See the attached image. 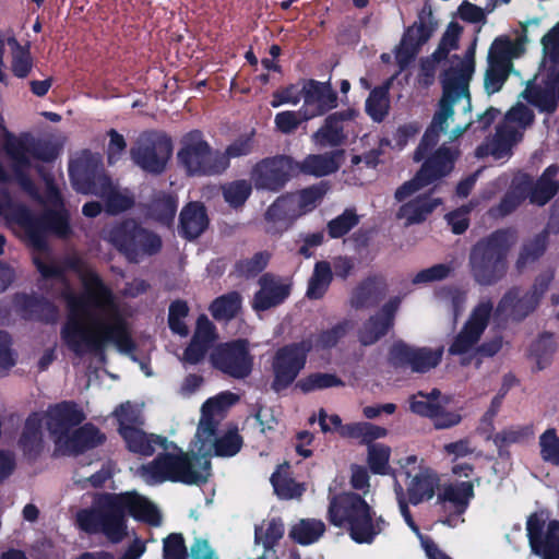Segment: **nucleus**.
I'll return each mask as SVG.
<instances>
[{"mask_svg": "<svg viewBox=\"0 0 559 559\" xmlns=\"http://www.w3.org/2000/svg\"><path fill=\"white\" fill-rule=\"evenodd\" d=\"M79 273L83 293L69 287L62 293L68 310L62 341L78 355L100 354L109 343L128 350L131 341L116 296L93 270L80 267Z\"/></svg>", "mask_w": 559, "mask_h": 559, "instance_id": "obj_1", "label": "nucleus"}, {"mask_svg": "<svg viewBox=\"0 0 559 559\" xmlns=\"http://www.w3.org/2000/svg\"><path fill=\"white\" fill-rule=\"evenodd\" d=\"M474 72V48H469L463 57L454 56L450 59L441 78L443 96L431 126L415 153L416 160H420L425 151L436 144L440 132L449 131L450 138L456 139L471 124L469 119L461 120V117H465L471 109L468 85Z\"/></svg>", "mask_w": 559, "mask_h": 559, "instance_id": "obj_2", "label": "nucleus"}, {"mask_svg": "<svg viewBox=\"0 0 559 559\" xmlns=\"http://www.w3.org/2000/svg\"><path fill=\"white\" fill-rule=\"evenodd\" d=\"M241 447L242 438L237 429H228L218 437H215V432H213V447L209 451H202L200 447H197L194 438L189 452L177 451L160 454L153 462L136 468L135 475L148 485L166 480L200 484L206 481L210 476L209 456L212 454L233 456L240 451Z\"/></svg>", "mask_w": 559, "mask_h": 559, "instance_id": "obj_3", "label": "nucleus"}, {"mask_svg": "<svg viewBox=\"0 0 559 559\" xmlns=\"http://www.w3.org/2000/svg\"><path fill=\"white\" fill-rule=\"evenodd\" d=\"M151 525L160 524L157 508L136 492L103 493L94 499L91 509L78 513V523L88 533H103L111 542H120L127 533V515Z\"/></svg>", "mask_w": 559, "mask_h": 559, "instance_id": "obj_4", "label": "nucleus"}, {"mask_svg": "<svg viewBox=\"0 0 559 559\" xmlns=\"http://www.w3.org/2000/svg\"><path fill=\"white\" fill-rule=\"evenodd\" d=\"M456 156V151L440 147L411 180L396 189L394 198L401 203L397 219L407 226L418 224L441 204L440 199L428 194L429 187L452 170Z\"/></svg>", "mask_w": 559, "mask_h": 559, "instance_id": "obj_5", "label": "nucleus"}, {"mask_svg": "<svg viewBox=\"0 0 559 559\" xmlns=\"http://www.w3.org/2000/svg\"><path fill=\"white\" fill-rule=\"evenodd\" d=\"M5 151L11 168L10 173L0 167V182L15 180L23 189L32 192L28 176L33 169L35 153L26 143L16 138H9ZM0 216L15 233H23L28 238H34L38 228V222L22 206L13 203L7 194H0Z\"/></svg>", "mask_w": 559, "mask_h": 559, "instance_id": "obj_6", "label": "nucleus"}, {"mask_svg": "<svg viewBox=\"0 0 559 559\" xmlns=\"http://www.w3.org/2000/svg\"><path fill=\"white\" fill-rule=\"evenodd\" d=\"M328 519L331 524L345 528L358 544H371L388 526L383 516L378 515L365 499L354 492L333 496Z\"/></svg>", "mask_w": 559, "mask_h": 559, "instance_id": "obj_7", "label": "nucleus"}, {"mask_svg": "<svg viewBox=\"0 0 559 559\" xmlns=\"http://www.w3.org/2000/svg\"><path fill=\"white\" fill-rule=\"evenodd\" d=\"M45 417L56 447L64 453H78L105 441V435L91 424L73 429L85 419V414L76 404H57L47 411Z\"/></svg>", "mask_w": 559, "mask_h": 559, "instance_id": "obj_8", "label": "nucleus"}, {"mask_svg": "<svg viewBox=\"0 0 559 559\" xmlns=\"http://www.w3.org/2000/svg\"><path fill=\"white\" fill-rule=\"evenodd\" d=\"M514 242L513 233L501 230L475 246L471 254V265L478 283L491 284L504 274L506 255Z\"/></svg>", "mask_w": 559, "mask_h": 559, "instance_id": "obj_9", "label": "nucleus"}, {"mask_svg": "<svg viewBox=\"0 0 559 559\" xmlns=\"http://www.w3.org/2000/svg\"><path fill=\"white\" fill-rule=\"evenodd\" d=\"M533 118L532 110L522 104H516L498 126L492 139L478 147L477 155H490L495 159L509 157L512 147L521 140L523 130L533 122Z\"/></svg>", "mask_w": 559, "mask_h": 559, "instance_id": "obj_10", "label": "nucleus"}, {"mask_svg": "<svg viewBox=\"0 0 559 559\" xmlns=\"http://www.w3.org/2000/svg\"><path fill=\"white\" fill-rule=\"evenodd\" d=\"M178 159L189 174L216 175L227 168L226 156L212 151L198 131L182 138Z\"/></svg>", "mask_w": 559, "mask_h": 559, "instance_id": "obj_11", "label": "nucleus"}, {"mask_svg": "<svg viewBox=\"0 0 559 559\" xmlns=\"http://www.w3.org/2000/svg\"><path fill=\"white\" fill-rule=\"evenodd\" d=\"M523 51L524 43L520 38L515 40L507 37L495 39L488 52V64L484 73V90L488 95L502 88L509 76L512 59L520 57Z\"/></svg>", "mask_w": 559, "mask_h": 559, "instance_id": "obj_12", "label": "nucleus"}, {"mask_svg": "<svg viewBox=\"0 0 559 559\" xmlns=\"http://www.w3.org/2000/svg\"><path fill=\"white\" fill-rule=\"evenodd\" d=\"M105 238L133 261L141 255L155 253L162 247V240L156 234L141 228L134 221L111 227Z\"/></svg>", "mask_w": 559, "mask_h": 559, "instance_id": "obj_13", "label": "nucleus"}, {"mask_svg": "<svg viewBox=\"0 0 559 559\" xmlns=\"http://www.w3.org/2000/svg\"><path fill=\"white\" fill-rule=\"evenodd\" d=\"M544 51H546L544 49ZM559 57L552 59L545 52L543 69L535 75L533 81L527 85L523 93L532 105L542 111H554L556 109L557 99L559 100V71L556 69Z\"/></svg>", "mask_w": 559, "mask_h": 559, "instance_id": "obj_14", "label": "nucleus"}, {"mask_svg": "<svg viewBox=\"0 0 559 559\" xmlns=\"http://www.w3.org/2000/svg\"><path fill=\"white\" fill-rule=\"evenodd\" d=\"M173 153V144L162 133H143L131 148L134 163L150 173H162Z\"/></svg>", "mask_w": 559, "mask_h": 559, "instance_id": "obj_15", "label": "nucleus"}, {"mask_svg": "<svg viewBox=\"0 0 559 559\" xmlns=\"http://www.w3.org/2000/svg\"><path fill=\"white\" fill-rule=\"evenodd\" d=\"M213 367L235 379L247 378L252 370L253 357L245 340L219 344L210 354Z\"/></svg>", "mask_w": 559, "mask_h": 559, "instance_id": "obj_16", "label": "nucleus"}, {"mask_svg": "<svg viewBox=\"0 0 559 559\" xmlns=\"http://www.w3.org/2000/svg\"><path fill=\"white\" fill-rule=\"evenodd\" d=\"M312 348L310 341L286 345L280 348L273 358L274 381L273 388L282 390L287 388L305 367L307 354Z\"/></svg>", "mask_w": 559, "mask_h": 559, "instance_id": "obj_17", "label": "nucleus"}, {"mask_svg": "<svg viewBox=\"0 0 559 559\" xmlns=\"http://www.w3.org/2000/svg\"><path fill=\"white\" fill-rule=\"evenodd\" d=\"M299 174V163L288 156H275L259 162L251 171L257 189L280 190L290 177Z\"/></svg>", "mask_w": 559, "mask_h": 559, "instance_id": "obj_18", "label": "nucleus"}, {"mask_svg": "<svg viewBox=\"0 0 559 559\" xmlns=\"http://www.w3.org/2000/svg\"><path fill=\"white\" fill-rule=\"evenodd\" d=\"M526 530L533 554L543 559H559V521L535 513L528 518Z\"/></svg>", "mask_w": 559, "mask_h": 559, "instance_id": "obj_19", "label": "nucleus"}, {"mask_svg": "<svg viewBox=\"0 0 559 559\" xmlns=\"http://www.w3.org/2000/svg\"><path fill=\"white\" fill-rule=\"evenodd\" d=\"M401 475L411 478L407 485L408 499L413 504H418L433 497L440 479L431 468L424 466L423 461L416 455H409L401 461Z\"/></svg>", "mask_w": 559, "mask_h": 559, "instance_id": "obj_20", "label": "nucleus"}, {"mask_svg": "<svg viewBox=\"0 0 559 559\" xmlns=\"http://www.w3.org/2000/svg\"><path fill=\"white\" fill-rule=\"evenodd\" d=\"M238 402V396L231 392H222L209 399L202 406L201 418L195 432V444L202 451H209L213 447V432L222 419L224 413Z\"/></svg>", "mask_w": 559, "mask_h": 559, "instance_id": "obj_21", "label": "nucleus"}, {"mask_svg": "<svg viewBox=\"0 0 559 559\" xmlns=\"http://www.w3.org/2000/svg\"><path fill=\"white\" fill-rule=\"evenodd\" d=\"M474 497L473 481H457L444 485L437 498V503L444 513L443 523L456 526L463 520L460 516L466 511Z\"/></svg>", "mask_w": 559, "mask_h": 559, "instance_id": "obj_22", "label": "nucleus"}, {"mask_svg": "<svg viewBox=\"0 0 559 559\" xmlns=\"http://www.w3.org/2000/svg\"><path fill=\"white\" fill-rule=\"evenodd\" d=\"M301 93L304 104L300 115L304 120L322 116L337 106V95L329 82L305 81Z\"/></svg>", "mask_w": 559, "mask_h": 559, "instance_id": "obj_23", "label": "nucleus"}, {"mask_svg": "<svg viewBox=\"0 0 559 559\" xmlns=\"http://www.w3.org/2000/svg\"><path fill=\"white\" fill-rule=\"evenodd\" d=\"M492 311L489 300H481L472 311L462 332L456 336L450 347V353L464 355L472 352L484 333Z\"/></svg>", "mask_w": 559, "mask_h": 559, "instance_id": "obj_24", "label": "nucleus"}, {"mask_svg": "<svg viewBox=\"0 0 559 559\" xmlns=\"http://www.w3.org/2000/svg\"><path fill=\"white\" fill-rule=\"evenodd\" d=\"M443 348H414L404 343H396L391 348L394 364L411 368L416 372H426L436 367L442 357Z\"/></svg>", "mask_w": 559, "mask_h": 559, "instance_id": "obj_25", "label": "nucleus"}, {"mask_svg": "<svg viewBox=\"0 0 559 559\" xmlns=\"http://www.w3.org/2000/svg\"><path fill=\"white\" fill-rule=\"evenodd\" d=\"M554 280L552 271L542 274L535 283L534 294L521 295L520 290L512 289L502 298L499 304L498 310L509 313L515 318H522L534 309L537 304L538 297L543 295L551 281Z\"/></svg>", "mask_w": 559, "mask_h": 559, "instance_id": "obj_26", "label": "nucleus"}, {"mask_svg": "<svg viewBox=\"0 0 559 559\" xmlns=\"http://www.w3.org/2000/svg\"><path fill=\"white\" fill-rule=\"evenodd\" d=\"M355 109H346L328 116L323 126L313 133L312 139L319 146H337L342 144L357 117Z\"/></svg>", "mask_w": 559, "mask_h": 559, "instance_id": "obj_27", "label": "nucleus"}, {"mask_svg": "<svg viewBox=\"0 0 559 559\" xmlns=\"http://www.w3.org/2000/svg\"><path fill=\"white\" fill-rule=\"evenodd\" d=\"M138 420L139 413L136 409L133 411L132 418L122 417L121 419V436L130 451L148 456L155 452L156 447L167 449L165 439L155 435H146L139 427H135Z\"/></svg>", "mask_w": 559, "mask_h": 559, "instance_id": "obj_28", "label": "nucleus"}, {"mask_svg": "<svg viewBox=\"0 0 559 559\" xmlns=\"http://www.w3.org/2000/svg\"><path fill=\"white\" fill-rule=\"evenodd\" d=\"M78 191L83 193H93L105 200L107 211L119 213L128 210L133 204V198L127 190H120L106 177L97 178L91 188L84 189L75 183Z\"/></svg>", "mask_w": 559, "mask_h": 559, "instance_id": "obj_29", "label": "nucleus"}, {"mask_svg": "<svg viewBox=\"0 0 559 559\" xmlns=\"http://www.w3.org/2000/svg\"><path fill=\"white\" fill-rule=\"evenodd\" d=\"M260 290L255 294L252 307L257 311L267 310L282 304L289 295V286L281 278L264 274L260 281Z\"/></svg>", "mask_w": 559, "mask_h": 559, "instance_id": "obj_30", "label": "nucleus"}, {"mask_svg": "<svg viewBox=\"0 0 559 559\" xmlns=\"http://www.w3.org/2000/svg\"><path fill=\"white\" fill-rule=\"evenodd\" d=\"M400 305L399 299L390 300L382 310L364 324L359 332V341L364 345L376 343L393 324V317Z\"/></svg>", "mask_w": 559, "mask_h": 559, "instance_id": "obj_31", "label": "nucleus"}, {"mask_svg": "<svg viewBox=\"0 0 559 559\" xmlns=\"http://www.w3.org/2000/svg\"><path fill=\"white\" fill-rule=\"evenodd\" d=\"M43 415H31L19 439V449L28 460H35L44 450L45 442L41 432Z\"/></svg>", "mask_w": 559, "mask_h": 559, "instance_id": "obj_32", "label": "nucleus"}, {"mask_svg": "<svg viewBox=\"0 0 559 559\" xmlns=\"http://www.w3.org/2000/svg\"><path fill=\"white\" fill-rule=\"evenodd\" d=\"M300 217L293 194L278 198L266 211L265 218L275 231L287 229L294 221Z\"/></svg>", "mask_w": 559, "mask_h": 559, "instance_id": "obj_33", "label": "nucleus"}, {"mask_svg": "<svg viewBox=\"0 0 559 559\" xmlns=\"http://www.w3.org/2000/svg\"><path fill=\"white\" fill-rule=\"evenodd\" d=\"M45 203L53 210V213L48 214L43 224L52 229L57 235L64 237L68 235L70 229L68 224V216L63 211H61V200L59 197L58 188L53 181L48 178H45Z\"/></svg>", "mask_w": 559, "mask_h": 559, "instance_id": "obj_34", "label": "nucleus"}, {"mask_svg": "<svg viewBox=\"0 0 559 559\" xmlns=\"http://www.w3.org/2000/svg\"><path fill=\"white\" fill-rule=\"evenodd\" d=\"M344 160L343 151H333L325 154L309 155L299 163V173L322 177L336 171Z\"/></svg>", "mask_w": 559, "mask_h": 559, "instance_id": "obj_35", "label": "nucleus"}, {"mask_svg": "<svg viewBox=\"0 0 559 559\" xmlns=\"http://www.w3.org/2000/svg\"><path fill=\"white\" fill-rule=\"evenodd\" d=\"M207 225L209 218L201 203L191 202L182 209L180 213V233L186 238L199 237Z\"/></svg>", "mask_w": 559, "mask_h": 559, "instance_id": "obj_36", "label": "nucleus"}, {"mask_svg": "<svg viewBox=\"0 0 559 559\" xmlns=\"http://www.w3.org/2000/svg\"><path fill=\"white\" fill-rule=\"evenodd\" d=\"M394 491L396 493V499L399 502L400 511H401L404 520L408 524V526L414 532H416L418 534V536L420 538L421 547L424 548L428 559H452L443 550H441L431 538L419 534V530L416 526V524L414 523V521L411 516L407 503L405 501L404 489H403L402 485L397 481V479H395Z\"/></svg>", "mask_w": 559, "mask_h": 559, "instance_id": "obj_37", "label": "nucleus"}, {"mask_svg": "<svg viewBox=\"0 0 559 559\" xmlns=\"http://www.w3.org/2000/svg\"><path fill=\"white\" fill-rule=\"evenodd\" d=\"M431 31L423 23H415L403 36L396 51V59L401 64L414 57L418 47L430 37Z\"/></svg>", "mask_w": 559, "mask_h": 559, "instance_id": "obj_38", "label": "nucleus"}, {"mask_svg": "<svg viewBox=\"0 0 559 559\" xmlns=\"http://www.w3.org/2000/svg\"><path fill=\"white\" fill-rule=\"evenodd\" d=\"M386 284L381 277H371L362 282L353 293L350 304L355 308L369 307L381 299Z\"/></svg>", "mask_w": 559, "mask_h": 559, "instance_id": "obj_39", "label": "nucleus"}, {"mask_svg": "<svg viewBox=\"0 0 559 559\" xmlns=\"http://www.w3.org/2000/svg\"><path fill=\"white\" fill-rule=\"evenodd\" d=\"M325 524L317 519H302L289 530V537L296 543L307 546L318 542L325 532Z\"/></svg>", "mask_w": 559, "mask_h": 559, "instance_id": "obj_40", "label": "nucleus"}, {"mask_svg": "<svg viewBox=\"0 0 559 559\" xmlns=\"http://www.w3.org/2000/svg\"><path fill=\"white\" fill-rule=\"evenodd\" d=\"M558 168L549 166L540 176L533 190L531 191V202L537 205L547 203L558 191L559 182L555 180Z\"/></svg>", "mask_w": 559, "mask_h": 559, "instance_id": "obj_41", "label": "nucleus"}, {"mask_svg": "<svg viewBox=\"0 0 559 559\" xmlns=\"http://www.w3.org/2000/svg\"><path fill=\"white\" fill-rule=\"evenodd\" d=\"M391 81L392 80H389L382 86L372 90L366 100V111L371 117V119L377 122L382 121L389 114V90Z\"/></svg>", "mask_w": 559, "mask_h": 559, "instance_id": "obj_42", "label": "nucleus"}, {"mask_svg": "<svg viewBox=\"0 0 559 559\" xmlns=\"http://www.w3.org/2000/svg\"><path fill=\"white\" fill-rule=\"evenodd\" d=\"M332 281L331 265L328 262H318L309 280L307 296L311 299L321 298Z\"/></svg>", "mask_w": 559, "mask_h": 559, "instance_id": "obj_43", "label": "nucleus"}, {"mask_svg": "<svg viewBox=\"0 0 559 559\" xmlns=\"http://www.w3.org/2000/svg\"><path fill=\"white\" fill-rule=\"evenodd\" d=\"M547 233L543 231L523 246L516 261L518 270L525 269L543 255L547 247Z\"/></svg>", "mask_w": 559, "mask_h": 559, "instance_id": "obj_44", "label": "nucleus"}, {"mask_svg": "<svg viewBox=\"0 0 559 559\" xmlns=\"http://www.w3.org/2000/svg\"><path fill=\"white\" fill-rule=\"evenodd\" d=\"M284 535V524L280 519L263 521L255 528V542L262 543L266 549H271Z\"/></svg>", "mask_w": 559, "mask_h": 559, "instance_id": "obj_45", "label": "nucleus"}, {"mask_svg": "<svg viewBox=\"0 0 559 559\" xmlns=\"http://www.w3.org/2000/svg\"><path fill=\"white\" fill-rule=\"evenodd\" d=\"M429 419L436 429H448L459 425L462 416L459 411L449 407L447 399H440Z\"/></svg>", "mask_w": 559, "mask_h": 559, "instance_id": "obj_46", "label": "nucleus"}, {"mask_svg": "<svg viewBox=\"0 0 559 559\" xmlns=\"http://www.w3.org/2000/svg\"><path fill=\"white\" fill-rule=\"evenodd\" d=\"M241 298L237 293H229L216 298L211 305V313L217 320H229L240 309Z\"/></svg>", "mask_w": 559, "mask_h": 559, "instance_id": "obj_47", "label": "nucleus"}, {"mask_svg": "<svg viewBox=\"0 0 559 559\" xmlns=\"http://www.w3.org/2000/svg\"><path fill=\"white\" fill-rule=\"evenodd\" d=\"M288 466H280V468L272 475L271 481L275 492L283 499L298 498L305 491L301 484L296 483L294 479L283 475V472Z\"/></svg>", "mask_w": 559, "mask_h": 559, "instance_id": "obj_48", "label": "nucleus"}, {"mask_svg": "<svg viewBox=\"0 0 559 559\" xmlns=\"http://www.w3.org/2000/svg\"><path fill=\"white\" fill-rule=\"evenodd\" d=\"M12 50V71L19 78H25L32 68V58L27 47L21 46L14 36L7 38Z\"/></svg>", "mask_w": 559, "mask_h": 559, "instance_id": "obj_49", "label": "nucleus"}, {"mask_svg": "<svg viewBox=\"0 0 559 559\" xmlns=\"http://www.w3.org/2000/svg\"><path fill=\"white\" fill-rule=\"evenodd\" d=\"M176 211V200L171 195L163 194L152 202L148 214L152 218L162 224H169L173 222Z\"/></svg>", "mask_w": 559, "mask_h": 559, "instance_id": "obj_50", "label": "nucleus"}, {"mask_svg": "<svg viewBox=\"0 0 559 559\" xmlns=\"http://www.w3.org/2000/svg\"><path fill=\"white\" fill-rule=\"evenodd\" d=\"M391 449L382 443H373L368 447L367 462L374 474L385 475L390 472Z\"/></svg>", "mask_w": 559, "mask_h": 559, "instance_id": "obj_51", "label": "nucleus"}, {"mask_svg": "<svg viewBox=\"0 0 559 559\" xmlns=\"http://www.w3.org/2000/svg\"><path fill=\"white\" fill-rule=\"evenodd\" d=\"M538 445L544 462L559 465V437L554 428H548L539 436Z\"/></svg>", "mask_w": 559, "mask_h": 559, "instance_id": "obj_52", "label": "nucleus"}, {"mask_svg": "<svg viewBox=\"0 0 559 559\" xmlns=\"http://www.w3.org/2000/svg\"><path fill=\"white\" fill-rule=\"evenodd\" d=\"M251 183L247 180H236L223 188L225 201L231 206H240L251 193Z\"/></svg>", "mask_w": 559, "mask_h": 559, "instance_id": "obj_53", "label": "nucleus"}, {"mask_svg": "<svg viewBox=\"0 0 559 559\" xmlns=\"http://www.w3.org/2000/svg\"><path fill=\"white\" fill-rule=\"evenodd\" d=\"M340 385H343L342 380L331 373H313L298 382V386L305 392Z\"/></svg>", "mask_w": 559, "mask_h": 559, "instance_id": "obj_54", "label": "nucleus"}, {"mask_svg": "<svg viewBox=\"0 0 559 559\" xmlns=\"http://www.w3.org/2000/svg\"><path fill=\"white\" fill-rule=\"evenodd\" d=\"M439 400L440 392L438 391H432L430 394L418 393L411 397V411L420 416L430 418Z\"/></svg>", "mask_w": 559, "mask_h": 559, "instance_id": "obj_55", "label": "nucleus"}, {"mask_svg": "<svg viewBox=\"0 0 559 559\" xmlns=\"http://www.w3.org/2000/svg\"><path fill=\"white\" fill-rule=\"evenodd\" d=\"M358 224V216L353 210H346L343 214L332 219L328 225L329 235L338 238L348 233Z\"/></svg>", "mask_w": 559, "mask_h": 559, "instance_id": "obj_56", "label": "nucleus"}, {"mask_svg": "<svg viewBox=\"0 0 559 559\" xmlns=\"http://www.w3.org/2000/svg\"><path fill=\"white\" fill-rule=\"evenodd\" d=\"M554 350L555 344L550 335H544L532 344L531 354L536 359L539 369L548 364Z\"/></svg>", "mask_w": 559, "mask_h": 559, "instance_id": "obj_57", "label": "nucleus"}, {"mask_svg": "<svg viewBox=\"0 0 559 559\" xmlns=\"http://www.w3.org/2000/svg\"><path fill=\"white\" fill-rule=\"evenodd\" d=\"M300 216L311 212L321 201L322 191L318 188H310L297 193H293Z\"/></svg>", "mask_w": 559, "mask_h": 559, "instance_id": "obj_58", "label": "nucleus"}, {"mask_svg": "<svg viewBox=\"0 0 559 559\" xmlns=\"http://www.w3.org/2000/svg\"><path fill=\"white\" fill-rule=\"evenodd\" d=\"M188 314V306L183 301H176L171 304L169 308V326L170 329L181 335L186 336L188 334V328L183 322V319Z\"/></svg>", "mask_w": 559, "mask_h": 559, "instance_id": "obj_59", "label": "nucleus"}, {"mask_svg": "<svg viewBox=\"0 0 559 559\" xmlns=\"http://www.w3.org/2000/svg\"><path fill=\"white\" fill-rule=\"evenodd\" d=\"M438 299L441 306L448 310H452L456 318L465 306V295L457 289H443L439 292Z\"/></svg>", "mask_w": 559, "mask_h": 559, "instance_id": "obj_60", "label": "nucleus"}, {"mask_svg": "<svg viewBox=\"0 0 559 559\" xmlns=\"http://www.w3.org/2000/svg\"><path fill=\"white\" fill-rule=\"evenodd\" d=\"M497 1L498 0H489L485 9L465 1L459 8V15L462 20L471 23L480 22L485 19V11H492Z\"/></svg>", "mask_w": 559, "mask_h": 559, "instance_id": "obj_61", "label": "nucleus"}, {"mask_svg": "<svg viewBox=\"0 0 559 559\" xmlns=\"http://www.w3.org/2000/svg\"><path fill=\"white\" fill-rule=\"evenodd\" d=\"M452 267L448 264H437L431 267L421 270L412 280L413 284H427L435 281H441L449 276Z\"/></svg>", "mask_w": 559, "mask_h": 559, "instance_id": "obj_62", "label": "nucleus"}, {"mask_svg": "<svg viewBox=\"0 0 559 559\" xmlns=\"http://www.w3.org/2000/svg\"><path fill=\"white\" fill-rule=\"evenodd\" d=\"M442 450L452 461L471 456L476 452V448L468 438L447 443Z\"/></svg>", "mask_w": 559, "mask_h": 559, "instance_id": "obj_63", "label": "nucleus"}, {"mask_svg": "<svg viewBox=\"0 0 559 559\" xmlns=\"http://www.w3.org/2000/svg\"><path fill=\"white\" fill-rule=\"evenodd\" d=\"M187 549L180 534H171L164 540L165 559H186Z\"/></svg>", "mask_w": 559, "mask_h": 559, "instance_id": "obj_64", "label": "nucleus"}]
</instances>
